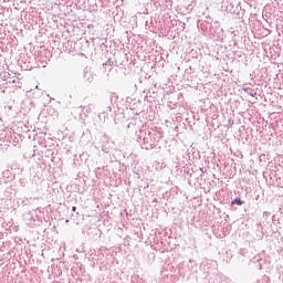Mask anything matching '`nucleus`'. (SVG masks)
<instances>
[{
    "mask_svg": "<svg viewBox=\"0 0 283 283\" xmlns=\"http://www.w3.org/2000/svg\"><path fill=\"white\" fill-rule=\"evenodd\" d=\"M232 205H244V201H242V200H240V199H234L233 201H232Z\"/></svg>",
    "mask_w": 283,
    "mask_h": 283,
    "instance_id": "1",
    "label": "nucleus"
},
{
    "mask_svg": "<svg viewBox=\"0 0 283 283\" xmlns=\"http://www.w3.org/2000/svg\"><path fill=\"white\" fill-rule=\"evenodd\" d=\"M72 211H76V207L75 206L72 207Z\"/></svg>",
    "mask_w": 283,
    "mask_h": 283,
    "instance_id": "2",
    "label": "nucleus"
}]
</instances>
